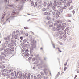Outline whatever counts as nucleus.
Listing matches in <instances>:
<instances>
[{"label":"nucleus","instance_id":"1","mask_svg":"<svg viewBox=\"0 0 79 79\" xmlns=\"http://www.w3.org/2000/svg\"><path fill=\"white\" fill-rule=\"evenodd\" d=\"M12 50L10 49L9 48H7L5 50V53H6V54H8L9 52H12Z\"/></svg>","mask_w":79,"mask_h":79},{"label":"nucleus","instance_id":"2","mask_svg":"<svg viewBox=\"0 0 79 79\" xmlns=\"http://www.w3.org/2000/svg\"><path fill=\"white\" fill-rule=\"evenodd\" d=\"M64 1L61 0L60 2H59L58 3V7H60V5H62V3H64Z\"/></svg>","mask_w":79,"mask_h":79},{"label":"nucleus","instance_id":"3","mask_svg":"<svg viewBox=\"0 0 79 79\" xmlns=\"http://www.w3.org/2000/svg\"><path fill=\"white\" fill-rule=\"evenodd\" d=\"M37 6V3L35 2V3H34L33 6L34 7H35Z\"/></svg>","mask_w":79,"mask_h":79},{"label":"nucleus","instance_id":"4","mask_svg":"<svg viewBox=\"0 0 79 79\" xmlns=\"http://www.w3.org/2000/svg\"><path fill=\"white\" fill-rule=\"evenodd\" d=\"M18 34H16L15 35L14 37L15 39H17V38H18Z\"/></svg>","mask_w":79,"mask_h":79},{"label":"nucleus","instance_id":"5","mask_svg":"<svg viewBox=\"0 0 79 79\" xmlns=\"http://www.w3.org/2000/svg\"><path fill=\"white\" fill-rule=\"evenodd\" d=\"M12 46H13V44L12 43H11L10 44L8 45V47L11 48L12 47Z\"/></svg>","mask_w":79,"mask_h":79},{"label":"nucleus","instance_id":"6","mask_svg":"<svg viewBox=\"0 0 79 79\" xmlns=\"http://www.w3.org/2000/svg\"><path fill=\"white\" fill-rule=\"evenodd\" d=\"M34 3V2H33V1H32L31 2V6H33Z\"/></svg>","mask_w":79,"mask_h":79},{"label":"nucleus","instance_id":"7","mask_svg":"<svg viewBox=\"0 0 79 79\" xmlns=\"http://www.w3.org/2000/svg\"><path fill=\"white\" fill-rule=\"evenodd\" d=\"M15 34H16V32L15 31H14L12 32V34L13 35V36L14 35H15Z\"/></svg>","mask_w":79,"mask_h":79},{"label":"nucleus","instance_id":"8","mask_svg":"<svg viewBox=\"0 0 79 79\" xmlns=\"http://www.w3.org/2000/svg\"><path fill=\"white\" fill-rule=\"evenodd\" d=\"M38 77H39V78H40V79L41 77H42V76L40 75H38Z\"/></svg>","mask_w":79,"mask_h":79},{"label":"nucleus","instance_id":"9","mask_svg":"<svg viewBox=\"0 0 79 79\" xmlns=\"http://www.w3.org/2000/svg\"><path fill=\"white\" fill-rule=\"evenodd\" d=\"M48 14V13L47 12H44V15H47Z\"/></svg>","mask_w":79,"mask_h":79},{"label":"nucleus","instance_id":"10","mask_svg":"<svg viewBox=\"0 0 79 79\" xmlns=\"http://www.w3.org/2000/svg\"><path fill=\"white\" fill-rule=\"evenodd\" d=\"M66 4L67 6H70V3L69 2L67 3Z\"/></svg>","mask_w":79,"mask_h":79},{"label":"nucleus","instance_id":"11","mask_svg":"<svg viewBox=\"0 0 79 79\" xmlns=\"http://www.w3.org/2000/svg\"><path fill=\"white\" fill-rule=\"evenodd\" d=\"M63 37L66 38L67 37V35H66L64 34L63 35Z\"/></svg>","mask_w":79,"mask_h":79},{"label":"nucleus","instance_id":"12","mask_svg":"<svg viewBox=\"0 0 79 79\" xmlns=\"http://www.w3.org/2000/svg\"><path fill=\"white\" fill-rule=\"evenodd\" d=\"M69 3H72V1L71 0H69Z\"/></svg>","mask_w":79,"mask_h":79},{"label":"nucleus","instance_id":"13","mask_svg":"<svg viewBox=\"0 0 79 79\" xmlns=\"http://www.w3.org/2000/svg\"><path fill=\"white\" fill-rule=\"evenodd\" d=\"M41 74L42 76H44V73L42 72H41Z\"/></svg>","mask_w":79,"mask_h":79},{"label":"nucleus","instance_id":"14","mask_svg":"<svg viewBox=\"0 0 79 79\" xmlns=\"http://www.w3.org/2000/svg\"><path fill=\"white\" fill-rule=\"evenodd\" d=\"M46 71H47V69H45L44 70V72L45 73H46Z\"/></svg>","mask_w":79,"mask_h":79},{"label":"nucleus","instance_id":"15","mask_svg":"<svg viewBox=\"0 0 79 79\" xmlns=\"http://www.w3.org/2000/svg\"><path fill=\"white\" fill-rule=\"evenodd\" d=\"M49 19H50V17L47 16V19L48 20H49Z\"/></svg>","mask_w":79,"mask_h":79},{"label":"nucleus","instance_id":"16","mask_svg":"<svg viewBox=\"0 0 79 79\" xmlns=\"http://www.w3.org/2000/svg\"><path fill=\"white\" fill-rule=\"evenodd\" d=\"M24 28L25 29H28V27H24Z\"/></svg>","mask_w":79,"mask_h":79},{"label":"nucleus","instance_id":"17","mask_svg":"<svg viewBox=\"0 0 79 79\" xmlns=\"http://www.w3.org/2000/svg\"><path fill=\"white\" fill-rule=\"evenodd\" d=\"M30 50H34V48L33 47H32L31 48H30Z\"/></svg>","mask_w":79,"mask_h":79},{"label":"nucleus","instance_id":"18","mask_svg":"<svg viewBox=\"0 0 79 79\" xmlns=\"http://www.w3.org/2000/svg\"><path fill=\"white\" fill-rule=\"evenodd\" d=\"M67 65V62H66L64 64V66L65 67Z\"/></svg>","mask_w":79,"mask_h":79},{"label":"nucleus","instance_id":"19","mask_svg":"<svg viewBox=\"0 0 79 79\" xmlns=\"http://www.w3.org/2000/svg\"><path fill=\"white\" fill-rule=\"evenodd\" d=\"M67 69V67H65L64 68V71H66V70Z\"/></svg>","mask_w":79,"mask_h":79},{"label":"nucleus","instance_id":"20","mask_svg":"<svg viewBox=\"0 0 79 79\" xmlns=\"http://www.w3.org/2000/svg\"><path fill=\"white\" fill-rule=\"evenodd\" d=\"M2 75H3V76H6V74L4 73H2Z\"/></svg>","mask_w":79,"mask_h":79},{"label":"nucleus","instance_id":"21","mask_svg":"<svg viewBox=\"0 0 79 79\" xmlns=\"http://www.w3.org/2000/svg\"><path fill=\"white\" fill-rule=\"evenodd\" d=\"M8 6L10 7H13V5H9Z\"/></svg>","mask_w":79,"mask_h":79},{"label":"nucleus","instance_id":"22","mask_svg":"<svg viewBox=\"0 0 79 79\" xmlns=\"http://www.w3.org/2000/svg\"><path fill=\"white\" fill-rule=\"evenodd\" d=\"M21 34H23L24 31H21Z\"/></svg>","mask_w":79,"mask_h":79},{"label":"nucleus","instance_id":"23","mask_svg":"<svg viewBox=\"0 0 79 79\" xmlns=\"http://www.w3.org/2000/svg\"><path fill=\"white\" fill-rule=\"evenodd\" d=\"M24 50H25V49L23 48V49L22 50V52H24Z\"/></svg>","mask_w":79,"mask_h":79},{"label":"nucleus","instance_id":"24","mask_svg":"<svg viewBox=\"0 0 79 79\" xmlns=\"http://www.w3.org/2000/svg\"><path fill=\"white\" fill-rule=\"evenodd\" d=\"M67 34H68L69 35L70 34V32H69V31H68Z\"/></svg>","mask_w":79,"mask_h":79},{"label":"nucleus","instance_id":"25","mask_svg":"<svg viewBox=\"0 0 79 79\" xmlns=\"http://www.w3.org/2000/svg\"><path fill=\"white\" fill-rule=\"evenodd\" d=\"M32 59V57H30L28 58V60H31Z\"/></svg>","mask_w":79,"mask_h":79},{"label":"nucleus","instance_id":"26","mask_svg":"<svg viewBox=\"0 0 79 79\" xmlns=\"http://www.w3.org/2000/svg\"><path fill=\"white\" fill-rule=\"evenodd\" d=\"M18 32H19V31H18V30H17L16 31V33H18Z\"/></svg>","mask_w":79,"mask_h":79},{"label":"nucleus","instance_id":"27","mask_svg":"<svg viewBox=\"0 0 79 79\" xmlns=\"http://www.w3.org/2000/svg\"><path fill=\"white\" fill-rule=\"evenodd\" d=\"M24 55H27V53H26V52H25V53H24Z\"/></svg>","mask_w":79,"mask_h":79},{"label":"nucleus","instance_id":"28","mask_svg":"<svg viewBox=\"0 0 79 79\" xmlns=\"http://www.w3.org/2000/svg\"><path fill=\"white\" fill-rule=\"evenodd\" d=\"M23 37H20V39L21 40H22L23 39Z\"/></svg>","mask_w":79,"mask_h":79},{"label":"nucleus","instance_id":"29","mask_svg":"<svg viewBox=\"0 0 79 79\" xmlns=\"http://www.w3.org/2000/svg\"><path fill=\"white\" fill-rule=\"evenodd\" d=\"M25 52H29V50H28V49H27L25 50Z\"/></svg>","mask_w":79,"mask_h":79},{"label":"nucleus","instance_id":"30","mask_svg":"<svg viewBox=\"0 0 79 79\" xmlns=\"http://www.w3.org/2000/svg\"><path fill=\"white\" fill-rule=\"evenodd\" d=\"M76 77H77V75H75V76L74 77V78L75 79V78H76Z\"/></svg>","mask_w":79,"mask_h":79},{"label":"nucleus","instance_id":"31","mask_svg":"<svg viewBox=\"0 0 79 79\" xmlns=\"http://www.w3.org/2000/svg\"><path fill=\"white\" fill-rule=\"evenodd\" d=\"M53 14V15H55V12H52Z\"/></svg>","mask_w":79,"mask_h":79},{"label":"nucleus","instance_id":"32","mask_svg":"<svg viewBox=\"0 0 79 79\" xmlns=\"http://www.w3.org/2000/svg\"><path fill=\"white\" fill-rule=\"evenodd\" d=\"M19 0H15V2H18L19 1Z\"/></svg>","mask_w":79,"mask_h":79},{"label":"nucleus","instance_id":"33","mask_svg":"<svg viewBox=\"0 0 79 79\" xmlns=\"http://www.w3.org/2000/svg\"><path fill=\"white\" fill-rule=\"evenodd\" d=\"M58 51H59V52H61V50H59Z\"/></svg>","mask_w":79,"mask_h":79},{"label":"nucleus","instance_id":"34","mask_svg":"<svg viewBox=\"0 0 79 79\" xmlns=\"http://www.w3.org/2000/svg\"><path fill=\"white\" fill-rule=\"evenodd\" d=\"M43 10H44V11H45V8L43 9Z\"/></svg>","mask_w":79,"mask_h":79},{"label":"nucleus","instance_id":"35","mask_svg":"<svg viewBox=\"0 0 79 79\" xmlns=\"http://www.w3.org/2000/svg\"><path fill=\"white\" fill-rule=\"evenodd\" d=\"M26 36H27L28 35V34L27 33H26Z\"/></svg>","mask_w":79,"mask_h":79},{"label":"nucleus","instance_id":"36","mask_svg":"<svg viewBox=\"0 0 79 79\" xmlns=\"http://www.w3.org/2000/svg\"><path fill=\"white\" fill-rule=\"evenodd\" d=\"M58 51L60 50V48H58Z\"/></svg>","mask_w":79,"mask_h":79},{"label":"nucleus","instance_id":"37","mask_svg":"<svg viewBox=\"0 0 79 79\" xmlns=\"http://www.w3.org/2000/svg\"><path fill=\"white\" fill-rule=\"evenodd\" d=\"M46 5V3L45 2L44 3V5Z\"/></svg>","mask_w":79,"mask_h":79},{"label":"nucleus","instance_id":"38","mask_svg":"<svg viewBox=\"0 0 79 79\" xmlns=\"http://www.w3.org/2000/svg\"><path fill=\"white\" fill-rule=\"evenodd\" d=\"M78 64H79V60L78 61Z\"/></svg>","mask_w":79,"mask_h":79},{"label":"nucleus","instance_id":"39","mask_svg":"<svg viewBox=\"0 0 79 79\" xmlns=\"http://www.w3.org/2000/svg\"><path fill=\"white\" fill-rule=\"evenodd\" d=\"M5 1L6 2H7V0H5Z\"/></svg>","mask_w":79,"mask_h":79},{"label":"nucleus","instance_id":"40","mask_svg":"<svg viewBox=\"0 0 79 79\" xmlns=\"http://www.w3.org/2000/svg\"><path fill=\"white\" fill-rule=\"evenodd\" d=\"M78 68H79V65H78Z\"/></svg>","mask_w":79,"mask_h":79},{"label":"nucleus","instance_id":"41","mask_svg":"<svg viewBox=\"0 0 79 79\" xmlns=\"http://www.w3.org/2000/svg\"><path fill=\"white\" fill-rule=\"evenodd\" d=\"M15 13V12H13L12 13Z\"/></svg>","mask_w":79,"mask_h":79},{"label":"nucleus","instance_id":"42","mask_svg":"<svg viewBox=\"0 0 79 79\" xmlns=\"http://www.w3.org/2000/svg\"><path fill=\"white\" fill-rule=\"evenodd\" d=\"M42 48H41V50H42Z\"/></svg>","mask_w":79,"mask_h":79},{"label":"nucleus","instance_id":"43","mask_svg":"<svg viewBox=\"0 0 79 79\" xmlns=\"http://www.w3.org/2000/svg\"><path fill=\"white\" fill-rule=\"evenodd\" d=\"M24 1H26V0H24Z\"/></svg>","mask_w":79,"mask_h":79},{"label":"nucleus","instance_id":"44","mask_svg":"<svg viewBox=\"0 0 79 79\" xmlns=\"http://www.w3.org/2000/svg\"><path fill=\"white\" fill-rule=\"evenodd\" d=\"M1 43V41H0V44Z\"/></svg>","mask_w":79,"mask_h":79},{"label":"nucleus","instance_id":"45","mask_svg":"<svg viewBox=\"0 0 79 79\" xmlns=\"http://www.w3.org/2000/svg\"><path fill=\"white\" fill-rule=\"evenodd\" d=\"M56 3H58V2H56Z\"/></svg>","mask_w":79,"mask_h":79},{"label":"nucleus","instance_id":"46","mask_svg":"<svg viewBox=\"0 0 79 79\" xmlns=\"http://www.w3.org/2000/svg\"><path fill=\"white\" fill-rule=\"evenodd\" d=\"M50 27H52V26H49Z\"/></svg>","mask_w":79,"mask_h":79},{"label":"nucleus","instance_id":"47","mask_svg":"<svg viewBox=\"0 0 79 79\" xmlns=\"http://www.w3.org/2000/svg\"><path fill=\"white\" fill-rule=\"evenodd\" d=\"M64 7H66V6H65Z\"/></svg>","mask_w":79,"mask_h":79},{"label":"nucleus","instance_id":"48","mask_svg":"<svg viewBox=\"0 0 79 79\" xmlns=\"http://www.w3.org/2000/svg\"><path fill=\"white\" fill-rule=\"evenodd\" d=\"M28 75L29 76V75H30V74H28Z\"/></svg>","mask_w":79,"mask_h":79},{"label":"nucleus","instance_id":"49","mask_svg":"<svg viewBox=\"0 0 79 79\" xmlns=\"http://www.w3.org/2000/svg\"><path fill=\"white\" fill-rule=\"evenodd\" d=\"M55 46H54V48H55Z\"/></svg>","mask_w":79,"mask_h":79},{"label":"nucleus","instance_id":"50","mask_svg":"<svg viewBox=\"0 0 79 79\" xmlns=\"http://www.w3.org/2000/svg\"><path fill=\"white\" fill-rule=\"evenodd\" d=\"M50 74H51V73H50Z\"/></svg>","mask_w":79,"mask_h":79},{"label":"nucleus","instance_id":"51","mask_svg":"<svg viewBox=\"0 0 79 79\" xmlns=\"http://www.w3.org/2000/svg\"><path fill=\"white\" fill-rule=\"evenodd\" d=\"M28 14V15H29V14Z\"/></svg>","mask_w":79,"mask_h":79},{"label":"nucleus","instance_id":"52","mask_svg":"<svg viewBox=\"0 0 79 79\" xmlns=\"http://www.w3.org/2000/svg\"><path fill=\"white\" fill-rule=\"evenodd\" d=\"M29 76H30V75H29Z\"/></svg>","mask_w":79,"mask_h":79},{"label":"nucleus","instance_id":"53","mask_svg":"<svg viewBox=\"0 0 79 79\" xmlns=\"http://www.w3.org/2000/svg\"><path fill=\"white\" fill-rule=\"evenodd\" d=\"M4 14H5V12L4 13Z\"/></svg>","mask_w":79,"mask_h":79}]
</instances>
